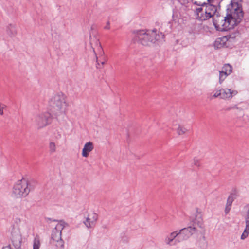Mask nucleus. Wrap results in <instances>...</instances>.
Segmentation results:
<instances>
[{
	"label": "nucleus",
	"mask_w": 249,
	"mask_h": 249,
	"mask_svg": "<svg viewBox=\"0 0 249 249\" xmlns=\"http://www.w3.org/2000/svg\"><path fill=\"white\" fill-rule=\"evenodd\" d=\"M133 41L143 46H152L156 44L164 38V35L161 33H157L156 30H135L133 32Z\"/></svg>",
	"instance_id": "obj_1"
},
{
	"label": "nucleus",
	"mask_w": 249,
	"mask_h": 249,
	"mask_svg": "<svg viewBox=\"0 0 249 249\" xmlns=\"http://www.w3.org/2000/svg\"><path fill=\"white\" fill-rule=\"evenodd\" d=\"M66 99V96L62 92L52 96L49 102L52 112L57 116L65 114L67 107Z\"/></svg>",
	"instance_id": "obj_2"
},
{
	"label": "nucleus",
	"mask_w": 249,
	"mask_h": 249,
	"mask_svg": "<svg viewBox=\"0 0 249 249\" xmlns=\"http://www.w3.org/2000/svg\"><path fill=\"white\" fill-rule=\"evenodd\" d=\"M227 10V15L231 20L232 25L238 24L244 16L241 3L236 0H232Z\"/></svg>",
	"instance_id": "obj_3"
},
{
	"label": "nucleus",
	"mask_w": 249,
	"mask_h": 249,
	"mask_svg": "<svg viewBox=\"0 0 249 249\" xmlns=\"http://www.w3.org/2000/svg\"><path fill=\"white\" fill-rule=\"evenodd\" d=\"M33 183L26 179L18 180L14 185L12 191L13 196L16 198L26 196L30 191L34 189Z\"/></svg>",
	"instance_id": "obj_4"
},
{
	"label": "nucleus",
	"mask_w": 249,
	"mask_h": 249,
	"mask_svg": "<svg viewBox=\"0 0 249 249\" xmlns=\"http://www.w3.org/2000/svg\"><path fill=\"white\" fill-rule=\"evenodd\" d=\"M213 25L218 31H226L236 26L232 25L231 20L227 15L225 17L216 15L213 17Z\"/></svg>",
	"instance_id": "obj_5"
},
{
	"label": "nucleus",
	"mask_w": 249,
	"mask_h": 249,
	"mask_svg": "<svg viewBox=\"0 0 249 249\" xmlns=\"http://www.w3.org/2000/svg\"><path fill=\"white\" fill-rule=\"evenodd\" d=\"M67 224L64 221H60L53 230L51 235V243L57 247H62L63 241L61 238V231Z\"/></svg>",
	"instance_id": "obj_6"
},
{
	"label": "nucleus",
	"mask_w": 249,
	"mask_h": 249,
	"mask_svg": "<svg viewBox=\"0 0 249 249\" xmlns=\"http://www.w3.org/2000/svg\"><path fill=\"white\" fill-rule=\"evenodd\" d=\"M33 121L38 129L46 126L51 123V115L49 112H44L36 115Z\"/></svg>",
	"instance_id": "obj_7"
},
{
	"label": "nucleus",
	"mask_w": 249,
	"mask_h": 249,
	"mask_svg": "<svg viewBox=\"0 0 249 249\" xmlns=\"http://www.w3.org/2000/svg\"><path fill=\"white\" fill-rule=\"evenodd\" d=\"M11 241L16 249L21 248L22 244V235L18 228L13 226L11 231Z\"/></svg>",
	"instance_id": "obj_8"
},
{
	"label": "nucleus",
	"mask_w": 249,
	"mask_h": 249,
	"mask_svg": "<svg viewBox=\"0 0 249 249\" xmlns=\"http://www.w3.org/2000/svg\"><path fill=\"white\" fill-rule=\"evenodd\" d=\"M197 229L195 227L189 226L187 228H183L177 231L178 242H180L186 240L189 238L193 234L196 232Z\"/></svg>",
	"instance_id": "obj_9"
},
{
	"label": "nucleus",
	"mask_w": 249,
	"mask_h": 249,
	"mask_svg": "<svg viewBox=\"0 0 249 249\" xmlns=\"http://www.w3.org/2000/svg\"><path fill=\"white\" fill-rule=\"evenodd\" d=\"M97 219V214L91 212L89 213L85 216V220L83 221V223L87 228H93L95 226Z\"/></svg>",
	"instance_id": "obj_10"
},
{
	"label": "nucleus",
	"mask_w": 249,
	"mask_h": 249,
	"mask_svg": "<svg viewBox=\"0 0 249 249\" xmlns=\"http://www.w3.org/2000/svg\"><path fill=\"white\" fill-rule=\"evenodd\" d=\"M245 220L246 227L243 233L241 235V239H245L249 233V205L245 207Z\"/></svg>",
	"instance_id": "obj_11"
},
{
	"label": "nucleus",
	"mask_w": 249,
	"mask_h": 249,
	"mask_svg": "<svg viewBox=\"0 0 249 249\" xmlns=\"http://www.w3.org/2000/svg\"><path fill=\"white\" fill-rule=\"evenodd\" d=\"M238 93L237 90H231L230 89L225 88L221 89V99L224 100H231L234 96Z\"/></svg>",
	"instance_id": "obj_12"
},
{
	"label": "nucleus",
	"mask_w": 249,
	"mask_h": 249,
	"mask_svg": "<svg viewBox=\"0 0 249 249\" xmlns=\"http://www.w3.org/2000/svg\"><path fill=\"white\" fill-rule=\"evenodd\" d=\"M199 6H202L205 10V12H206L208 18L215 16V14L216 12V7L213 5L207 3V2L203 5H199Z\"/></svg>",
	"instance_id": "obj_13"
},
{
	"label": "nucleus",
	"mask_w": 249,
	"mask_h": 249,
	"mask_svg": "<svg viewBox=\"0 0 249 249\" xmlns=\"http://www.w3.org/2000/svg\"><path fill=\"white\" fill-rule=\"evenodd\" d=\"M201 221L202 220H201V221H199L198 222V226L200 228H202V230L200 231V237L197 242L201 248H205L207 245V242L205 237V230L203 227V223Z\"/></svg>",
	"instance_id": "obj_14"
},
{
	"label": "nucleus",
	"mask_w": 249,
	"mask_h": 249,
	"mask_svg": "<svg viewBox=\"0 0 249 249\" xmlns=\"http://www.w3.org/2000/svg\"><path fill=\"white\" fill-rule=\"evenodd\" d=\"M200 6V7L196 9V18L201 21L209 19L206 12H205L203 7L202 6Z\"/></svg>",
	"instance_id": "obj_15"
},
{
	"label": "nucleus",
	"mask_w": 249,
	"mask_h": 249,
	"mask_svg": "<svg viewBox=\"0 0 249 249\" xmlns=\"http://www.w3.org/2000/svg\"><path fill=\"white\" fill-rule=\"evenodd\" d=\"M177 231L173 232L169 236L167 237L165 239L166 244L169 245H175L178 242Z\"/></svg>",
	"instance_id": "obj_16"
},
{
	"label": "nucleus",
	"mask_w": 249,
	"mask_h": 249,
	"mask_svg": "<svg viewBox=\"0 0 249 249\" xmlns=\"http://www.w3.org/2000/svg\"><path fill=\"white\" fill-rule=\"evenodd\" d=\"M237 195L236 193H231L227 200L226 205L225 209V213L226 214H227L230 212L232 203L234 200V199L236 198Z\"/></svg>",
	"instance_id": "obj_17"
},
{
	"label": "nucleus",
	"mask_w": 249,
	"mask_h": 249,
	"mask_svg": "<svg viewBox=\"0 0 249 249\" xmlns=\"http://www.w3.org/2000/svg\"><path fill=\"white\" fill-rule=\"evenodd\" d=\"M94 148L93 144L91 142L86 143L82 149V155L84 157H87L89 152L92 151Z\"/></svg>",
	"instance_id": "obj_18"
},
{
	"label": "nucleus",
	"mask_w": 249,
	"mask_h": 249,
	"mask_svg": "<svg viewBox=\"0 0 249 249\" xmlns=\"http://www.w3.org/2000/svg\"><path fill=\"white\" fill-rule=\"evenodd\" d=\"M6 33L11 37L15 36L17 34L16 25L9 24L6 28Z\"/></svg>",
	"instance_id": "obj_19"
},
{
	"label": "nucleus",
	"mask_w": 249,
	"mask_h": 249,
	"mask_svg": "<svg viewBox=\"0 0 249 249\" xmlns=\"http://www.w3.org/2000/svg\"><path fill=\"white\" fill-rule=\"evenodd\" d=\"M232 68L231 66L229 64H226L223 66L221 71H223V72H225V73L230 74L232 72Z\"/></svg>",
	"instance_id": "obj_20"
},
{
	"label": "nucleus",
	"mask_w": 249,
	"mask_h": 249,
	"mask_svg": "<svg viewBox=\"0 0 249 249\" xmlns=\"http://www.w3.org/2000/svg\"><path fill=\"white\" fill-rule=\"evenodd\" d=\"M188 131V130L183 126L178 124V127L177 129V133L179 135L185 134Z\"/></svg>",
	"instance_id": "obj_21"
},
{
	"label": "nucleus",
	"mask_w": 249,
	"mask_h": 249,
	"mask_svg": "<svg viewBox=\"0 0 249 249\" xmlns=\"http://www.w3.org/2000/svg\"><path fill=\"white\" fill-rule=\"evenodd\" d=\"M214 47L220 48L224 46V42L223 39L221 38H217L214 42Z\"/></svg>",
	"instance_id": "obj_22"
},
{
	"label": "nucleus",
	"mask_w": 249,
	"mask_h": 249,
	"mask_svg": "<svg viewBox=\"0 0 249 249\" xmlns=\"http://www.w3.org/2000/svg\"><path fill=\"white\" fill-rule=\"evenodd\" d=\"M49 149L51 154L54 153L56 151V145L54 142L51 141L49 142Z\"/></svg>",
	"instance_id": "obj_23"
},
{
	"label": "nucleus",
	"mask_w": 249,
	"mask_h": 249,
	"mask_svg": "<svg viewBox=\"0 0 249 249\" xmlns=\"http://www.w3.org/2000/svg\"><path fill=\"white\" fill-rule=\"evenodd\" d=\"M40 247V242L39 238L38 236H36L33 241V249H39Z\"/></svg>",
	"instance_id": "obj_24"
},
{
	"label": "nucleus",
	"mask_w": 249,
	"mask_h": 249,
	"mask_svg": "<svg viewBox=\"0 0 249 249\" xmlns=\"http://www.w3.org/2000/svg\"><path fill=\"white\" fill-rule=\"evenodd\" d=\"M228 73H225L223 71H219V82L220 84H221L222 82L225 80V79L227 77L228 75H229Z\"/></svg>",
	"instance_id": "obj_25"
},
{
	"label": "nucleus",
	"mask_w": 249,
	"mask_h": 249,
	"mask_svg": "<svg viewBox=\"0 0 249 249\" xmlns=\"http://www.w3.org/2000/svg\"><path fill=\"white\" fill-rule=\"evenodd\" d=\"M97 43L98 44V50L99 51V54L101 56H103L104 55V52L103 49L102 47L101 44L99 42L98 40H97Z\"/></svg>",
	"instance_id": "obj_26"
},
{
	"label": "nucleus",
	"mask_w": 249,
	"mask_h": 249,
	"mask_svg": "<svg viewBox=\"0 0 249 249\" xmlns=\"http://www.w3.org/2000/svg\"><path fill=\"white\" fill-rule=\"evenodd\" d=\"M54 138L55 140H58L61 138V133L58 130H56L54 132Z\"/></svg>",
	"instance_id": "obj_27"
},
{
	"label": "nucleus",
	"mask_w": 249,
	"mask_h": 249,
	"mask_svg": "<svg viewBox=\"0 0 249 249\" xmlns=\"http://www.w3.org/2000/svg\"><path fill=\"white\" fill-rule=\"evenodd\" d=\"M219 97L221 99V89L217 90L215 93L212 96L211 99Z\"/></svg>",
	"instance_id": "obj_28"
},
{
	"label": "nucleus",
	"mask_w": 249,
	"mask_h": 249,
	"mask_svg": "<svg viewBox=\"0 0 249 249\" xmlns=\"http://www.w3.org/2000/svg\"><path fill=\"white\" fill-rule=\"evenodd\" d=\"M193 164L197 167H199L200 165V160L196 158H194L193 159Z\"/></svg>",
	"instance_id": "obj_29"
},
{
	"label": "nucleus",
	"mask_w": 249,
	"mask_h": 249,
	"mask_svg": "<svg viewBox=\"0 0 249 249\" xmlns=\"http://www.w3.org/2000/svg\"><path fill=\"white\" fill-rule=\"evenodd\" d=\"M6 107V106L0 103V115H3L4 114L3 109Z\"/></svg>",
	"instance_id": "obj_30"
},
{
	"label": "nucleus",
	"mask_w": 249,
	"mask_h": 249,
	"mask_svg": "<svg viewBox=\"0 0 249 249\" xmlns=\"http://www.w3.org/2000/svg\"><path fill=\"white\" fill-rule=\"evenodd\" d=\"M210 0H202L203 1H196V3L198 4L199 5H203L206 3L207 2H209Z\"/></svg>",
	"instance_id": "obj_31"
},
{
	"label": "nucleus",
	"mask_w": 249,
	"mask_h": 249,
	"mask_svg": "<svg viewBox=\"0 0 249 249\" xmlns=\"http://www.w3.org/2000/svg\"><path fill=\"white\" fill-rule=\"evenodd\" d=\"M110 28V23L109 21H107V23L106 26L105 27V29H109Z\"/></svg>",
	"instance_id": "obj_32"
},
{
	"label": "nucleus",
	"mask_w": 249,
	"mask_h": 249,
	"mask_svg": "<svg viewBox=\"0 0 249 249\" xmlns=\"http://www.w3.org/2000/svg\"><path fill=\"white\" fill-rule=\"evenodd\" d=\"M92 49H93V52L94 53V54H95V55L96 56V62H97V67L99 65V63L98 62V58H97V56L96 55V53L95 52V50H94V49L93 48H92Z\"/></svg>",
	"instance_id": "obj_33"
},
{
	"label": "nucleus",
	"mask_w": 249,
	"mask_h": 249,
	"mask_svg": "<svg viewBox=\"0 0 249 249\" xmlns=\"http://www.w3.org/2000/svg\"><path fill=\"white\" fill-rule=\"evenodd\" d=\"M2 249H11V247L10 246H8L3 247Z\"/></svg>",
	"instance_id": "obj_34"
},
{
	"label": "nucleus",
	"mask_w": 249,
	"mask_h": 249,
	"mask_svg": "<svg viewBox=\"0 0 249 249\" xmlns=\"http://www.w3.org/2000/svg\"><path fill=\"white\" fill-rule=\"evenodd\" d=\"M106 59H105V58H104V59H103V61H102V62H101V64H102V65H104V64H105V62H106Z\"/></svg>",
	"instance_id": "obj_35"
}]
</instances>
